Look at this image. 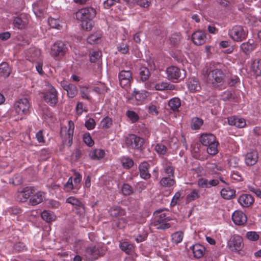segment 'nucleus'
<instances>
[{"label": "nucleus", "instance_id": "obj_5", "mask_svg": "<svg viewBox=\"0 0 261 261\" xmlns=\"http://www.w3.org/2000/svg\"><path fill=\"white\" fill-rule=\"evenodd\" d=\"M143 143L144 139L135 134H129L125 138V144L129 149H139Z\"/></svg>", "mask_w": 261, "mask_h": 261}, {"label": "nucleus", "instance_id": "obj_15", "mask_svg": "<svg viewBox=\"0 0 261 261\" xmlns=\"http://www.w3.org/2000/svg\"><path fill=\"white\" fill-rule=\"evenodd\" d=\"M229 248L233 251L238 252L243 247V239L238 235H234L228 243Z\"/></svg>", "mask_w": 261, "mask_h": 261}, {"label": "nucleus", "instance_id": "obj_1", "mask_svg": "<svg viewBox=\"0 0 261 261\" xmlns=\"http://www.w3.org/2000/svg\"><path fill=\"white\" fill-rule=\"evenodd\" d=\"M225 77V74L221 69H210L207 74V82L214 87H218L223 84Z\"/></svg>", "mask_w": 261, "mask_h": 261}, {"label": "nucleus", "instance_id": "obj_36", "mask_svg": "<svg viewBox=\"0 0 261 261\" xmlns=\"http://www.w3.org/2000/svg\"><path fill=\"white\" fill-rule=\"evenodd\" d=\"M189 89L193 92L198 91L200 89V86L198 80L196 79H191L188 83Z\"/></svg>", "mask_w": 261, "mask_h": 261}, {"label": "nucleus", "instance_id": "obj_13", "mask_svg": "<svg viewBox=\"0 0 261 261\" xmlns=\"http://www.w3.org/2000/svg\"><path fill=\"white\" fill-rule=\"evenodd\" d=\"M34 187H27L22 190L18 191L17 194V200L21 202L27 201L29 198L35 192Z\"/></svg>", "mask_w": 261, "mask_h": 261}, {"label": "nucleus", "instance_id": "obj_60", "mask_svg": "<svg viewBox=\"0 0 261 261\" xmlns=\"http://www.w3.org/2000/svg\"><path fill=\"white\" fill-rule=\"evenodd\" d=\"M197 185L201 188H209L208 181L205 178H200L198 179Z\"/></svg>", "mask_w": 261, "mask_h": 261}, {"label": "nucleus", "instance_id": "obj_51", "mask_svg": "<svg viewBox=\"0 0 261 261\" xmlns=\"http://www.w3.org/2000/svg\"><path fill=\"white\" fill-rule=\"evenodd\" d=\"M101 57L100 51H92L90 54V61L91 62L95 63Z\"/></svg>", "mask_w": 261, "mask_h": 261}, {"label": "nucleus", "instance_id": "obj_47", "mask_svg": "<svg viewBox=\"0 0 261 261\" xmlns=\"http://www.w3.org/2000/svg\"><path fill=\"white\" fill-rule=\"evenodd\" d=\"M121 163L123 166L129 169L134 165V161L132 159L128 157H123L121 159Z\"/></svg>", "mask_w": 261, "mask_h": 261}, {"label": "nucleus", "instance_id": "obj_34", "mask_svg": "<svg viewBox=\"0 0 261 261\" xmlns=\"http://www.w3.org/2000/svg\"><path fill=\"white\" fill-rule=\"evenodd\" d=\"M168 106L173 111H178L181 106L180 99L178 97L171 98L168 102Z\"/></svg>", "mask_w": 261, "mask_h": 261}, {"label": "nucleus", "instance_id": "obj_41", "mask_svg": "<svg viewBox=\"0 0 261 261\" xmlns=\"http://www.w3.org/2000/svg\"><path fill=\"white\" fill-rule=\"evenodd\" d=\"M140 76L142 81H146L150 76V73L149 69L145 67H142L140 68Z\"/></svg>", "mask_w": 261, "mask_h": 261}, {"label": "nucleus", "instance_id": "obj_52", "mask_svg": "<svg viewBox=\"0 0 261 261\" xmlns=\"http://www.w3.org/2000/svg\"><path fill=\"white\" fill-rule=\"evenodd\" d=\"M101 37V35L98 34H91L87 38V42L89 44H93L96 42V41L100 39Z\"/></svg>", "mask_w": 261, "mask_h": 261}, {"label": "nucleus", "instance_id": "obj_42", "mask_svg": "<svg viewBox=\"0 0 261 261\" xmlns=\"http://www.w3.org/2000/svg\"><path fill=\"white\" fill-rule=\"evenodd\" d=\"M147 92L145 91H142L140 92L135 90L133 94V96L136 100L141 101L146 98L147 96Z\"/></svg>", "mask_w": 261, "mask_h": 261}, {"label": "nucleus", "instance_id": "obj_14", "mask_svg": "<svg viewBox=\"0 0 261 261\" xmlns=\"http://www.w3.org/2000/svg\"><path fill=\"white\" fill-rule=\"evenodd\" d=\"M74 129V124L73 122L71 120L69 121L68 129L63 139V143L64 145L68 146H70L72 145Z\"/></svg>", "mask_w": 261, "mask_h": 261}, {"label": "nucleus", "instance_id": "obj_21", "mask_svg": "<svg viewBox=\"0 0 261 261\" xmlns=\"http://www.w3.org/2000/svg\"><path fill=\"white\" fill-rule=\"evenodd\" d=\"M44 198V194L41 191L35 192L33 194L30 199L29 203L31 205H36L42 202Z\"/></svg>", "mask_w": 261, "mask_h": 261}, {"label": "nucleus", "instance_id": "obj_11", "mask_svg": "<svg viewBox=\"0 0 261 261\" xmlns=\"http://www.w3.org/2000/svg\"><path fill=\"white\" fill-rule=\"evenodd\" d=\"M16 112L18 114H27L29 113L30 103L27 98L19 99L14 104Z\"/></svg>", "mask_w": 261, "mask_h": 261}, {"label": "nucleus", "instance_id": "obj_37", "mask_svg": "<svg viewBox=\"0 0 261 261\" xmlns=\"http://www.w3.org/2000/svg\"><path fill=\"white\" fill-rule=\"evenodd\" d=\"M10 68L6 62H3L0 64V75L4 77H8L10 74Z\"/></svg>", "mask_w": 261, "mask_h": 261}, {"label": "nucleus", "instance_id": "obj_35", "mask_svg": "<svg viewBox=\"0 0 261 261\" xmlns=\"http://www.w3.org/2000/svg\"><path fill=\"white\" fill-rule=\"evenodd\" d=\"M251 68L256 76H261V60H254L251 63Z\"/></svg>", "mask_w": 261, "mask_h": 261}, {"label": "nucleus", "instance_id": "obj_10", "mask_svg": "<svg viewBox=\"0 0 261 261\" xmlns=\"http://www.w3.org/2000/svg\"><path fill=\"white\" fill-rule=\"evenodd\" d=\"M170 220L169 217H166L165 213H162L159 216L155 217L152 225L155 226L158 229H166L170 227V224L167 223V221Z\"/></svg>", "mask_w": 261, "mask_h": 261}, {"label": "nucleus", "instance_id": "obj_64", "mask_svg": "<svg viewBox=\"0 0 261 261\" xmlns=\"http://www.w3.org/2000/svg\"><path fill=\"white\" fill-rule=\"evenodd\" d=\"M82 25L83 28L87 31H90L93 27L92 22L91 20H85L84 21H82Z\"/></svg>", "mask_w": 261, "mask_h": 261}, {"label": "nucleus", "instance_id": "obj_49", "mask_svg": "<svg viewBox=\"0 0 261 261\" xmlns=\"http://www.w3.org/2000/svg\"><path fill=\"white\" fill-rule=\"evenodd\" d=\"M126 115L132 123L136 122L139 120V116L133 111H127Z\"/></svg>", "mask_w": 261, "mask_h": 261}, {"label": "nucleus", "instance_id": "obj_55", "mask_svg": "<svg viewBox=\"0 0 261 261\" xmlns=\"http://www.w3.org/2000/svg\"><path fill=\"white\" fill-rule=\"evenodd\" d=\"M48 24L53 28L59 29L60 27L59 20L51 17L48 18Z\"/></svg>", "mask_w": 261, "mask_h": 261}, {"label": "nucleus", "instance_id": "obj_59", "mask_svg": "<svg viewBox=\"0 0 261 261\" xmlns=\"http://www.w3.org/2000/svg\"><path fill=\"white\" fill-rule=\"evenodd\" d=\"M83 141L89 146H92L94 144V141L92 140L89 134H86L84 135Z\"/></svg>", "mask_w": 261, "mask_h": 261}, {"label": "nucleus", "instance_id": "obj_28", "mask_svg": "<svg viewBox=\"0 0 261 261\" xmlns=\"http://www.w3.org/2000/svg\"><path fill=\"white\" fill-rule=\"evenodd\" d=\"M228 121L229 125H234L239 128H243L246 125V121L244 119L237 117L228 118Z\"/></svg>", "mask_w": 261, "mask_h": 261}, {"label": "nucleus", "instance_id": "obj_18", "mask_svg": "<svg viewBox=\"0 0 261 261\" xmlns=\"http://www.w3.org/2000/svg\"><path fill=\"white\" fill-rule=\"evenodd\" d=\"M232 220L238 225H243L247 222L246 215L241 211H236L232 215Z\"/></svg>", "mask_w": 261, "mask_h": 261}, {"label": "nucleus", "instance_id": "obj_56", "mask_svg": "<svg viewBox=\"0 0 261 261\" xmlns=\"http://www.w3.org/2000/svg\"><path fill=\"white\" fill-rule=\"evenodd\" d=\"M156 152L160 154H165L167 151L166 147L162 144H158L155 147Z\"/></svg>", "mask_w": 261, "mask_h": 261}, {"label": "nucleus", "instance_id": "obj_40", "mask_svg": "<svg viewBox=\"0 0 261 261\" xmlns=\"http://www.w3.org/2000/svg\"><path fill=\"white\" fill-rule=\"evenodd\" d=\"M200 197L199 191L198 190L194 189H193L190 193H189L186 197V200L188 202H190L194 200H196Z\"/></svg>", "mask_w": 261, "mask_h": 261}, {"label": "nucleus", "instance_id": "obj_58", "mask_svg": "<svg viewBox=\"0 0 261 261\" xmlns=\"http://www.w3.org/2000/svg\"><path fill=\"white\" fill-rule=\"evenodd\" d=\"M165 172L167 174V177L174 178V168L171 166H168L164 169Z\"/></svg>", "mask_w": 261, "mask_h": 261}, {"label": "nucleus", "instance_id": "obj_63", "mask_svg": "<svg viewBox=\"0 0 261 261\" xmlns=\"http://www.w3.org/2000/svg\"><path fill=\"white\" fill-rule=\"evenodd\" d=\"M12 180V184L15 185H19L22 183V177L20 174L15 175Z\"/></svg>", "mask_w": 261, "mask_h": 261}, {"label": "nucleus", "instance_id": "obj_25", "mask_svg": "<svg viewBox=\"0 0 261 261\" xmlns=\"http://www.w3.org/2000/svg\"><path fill=\"white\" fill-rule=\"evenodd\" d=\"M190 249L192 250L194 257L197 258L201 257L205 250L204 247L200 244L193 245L190 247Z\"/></svg>", "mask_w": 261, "mask_h": 261}, {"label": "nucleus", "instance_id": "obj_9", "mask_svg": "<svg viewBox=\"0 0 261 261\" xmlns=\"http://www.w3.org/2000/svg\"><path fill=\"white\" fill-rule=\"evenodd\" d=\"M66 202L74 206L73 210L77 215L82 216L85 213V206L82 201L74 197H69L66 200Z\"/></svg>", "mask_w": 261, "mask_h": 261}, {"label": "nucleus", "instance_id": "obj_3", "mask_svg": "<svg viewBox=\"0 0 261 261\" xmlns=\"http://www.w3.org/2000/svg\"><path fill=\"white\" fill-rule=\"evenodd\" d=\"M167 79L174 82L183 80L186 76V71L184 69L174 66L168 67L166 69Z\"/></svg>", "mask_w": 261, "mask_h": 261}, {"label": "nucleus", "instance_id": "obj_23", "mask_svg": "<svg viewBox=\"0 0 261 261\" xmlns=\"http://www.w3.org/2000/svg\"><path fill=\"white\" fill-rule=\"evenodd\" d=\"M62 87L67 93L69 97H74L77 93L76 87L72 84H67L66 82H62L61 83Z\"/></svg>", "mask_w": 261, "mask_h": 261}, {"label": "nucleus", "instance_id": "obj_31", "mask_svg": "<svg viewBox=\"0 0 261 261\" xmlns=\"http://www.w3.org/2000/svg\"><path fill=\"white\" fill-rule=\"evenodd\" d=\"M105 152L103 150L100 149H95L91 151L89 153V157L93 160H98L103 158Z\"/></svg>", "mask_w": 261, "mask_h": 261}, {"label": "nucleus", "instance_id": "obj_20", "mask_svg": "<svg viewBox=\"0 0 261 261\" xmlns=\"http://www.w3.org/2000/svg\"><path fill=\"white\" fill-rule=\"evenodd\" d=\"M245 160L248 166L254 165L258 160L257 152L254 150H250L246 154Z\"/></svg>", "mask_w": 261, "mask_h": 261}, {"label": "nucleus", "instance_id": "obj_2", "mask_svg": "<svg viewBox=\"0 0 261 261\" xmlns=\"http://www.w3.org/2000/svg\"><path fill=\"white\" fill-rule=\"evenodd\" d=\"M107 248L104 246H97L87 247L85 251V255L89 260H94L99 257L104 255Z\"/></svg>", "mask_w": 261, "mask_h": 261}, {"label": "nucleus", "instance_id": "obj_54", "mask_svg": "<svg viewBox=\"0 0 261 261\" xmlns=\"http://www.w3.org/2000/svg\"><path fill=\"white\" fill-rule=\"evenodd\" d=\"M80 93L83 98L86 99L88 100L91 99V97L89 96V91L87 87H83L80 91Z\"/></svg>", "mask_w": 261, "mask_h": 261}, {"label": "nucleus", "instance_id": "obj_30", "mask_svg": "<svg viewBox=\"0 0 261 261\" xmlns=\"http://www.w3.org/2000/svg\"><path fill=\"white\" fill-rule=\"evenodd\" d=\"M110 214L114 217H122L125 215V211L122 207L118 206H114L109 210Z\"/></svg>", "mask_w": 261, "mask_h": 261}, {"label": "nucleus", "instance_id": "obj_53", "mask_svg": "<svg viewBox=\"0 0 261 261\" xmlns=\"http://www.w3.org/2000/svg\"><path fill=\"white\" fill-rule=\"evenodd\" d=\"M246 237L250 241H255L258 239L259 235L255 231H249L246 233Z\"/></svg>", "mask_w": 261, "mask_h": 261}, {"label": "nucleus", "instance_id": "obj_39", "mask_svg": "<svg viewBox=\"0 0 261 261\" xmlns=\"http://www.w3.org/2000/svg\"><path fill=\"white\" fill-rule=\"evenodd\" d=\"M175 181L174 178H171L170 177H163L160 181V185L165 187H170L174 185Z\"/></svg>", "mask_w": 261, "mask_h": 261}, {"label": "nucleus", "instance_id": "obj_12", "mask_svg": "<svg viewBox=\"0 0 261 261\" xmlns=\"http://www.w3.org/2000/svg\"><path fill=\"white\" fill-rule=\"evenodd\" d=\"M67 51V45L61 41L55 42L51 48V54L53 56H63Z\"/></svg>", "mask_w": 261, "mask_h": 261}, {"label": "nucleus", "instance_id": "obj_46", "mask_svg": "<svg viewBox=\"0 0 261 261\" xmlns=\"http://www.w3.org/2000/svg\"><path fill=\"white\" fill-rule=\"evenodd\" d=\"M112 119L109 117H106L103 118L100 122V125L103 129H108L110 128L112 125Z\"/></svg>", "mask_w": 261, "mask_h": 261}, {"label": "nucleus", "instance_id": "obj_29", "mask_svg": "<svg viewBox=\"0 0 261 261\" xmlns=\"http://www.w3.org/2000/svg\"><path fill=\"white\" fill-rule=\"evenodd\" d=\"M240 48L241 50L247 55L251 53L255 48V44L252 40L251 42L249 40L248 42L243 43L241 45Z\"/></svg>", "mask_w": 261, "mask_h": 261}, {"label": "nucleus", "instance_id": "obj_27", "mask_svg": "<svg viewBox=\"0 0 261 261\" xmlns=\"http://www.w3.org/2000/svg\"><path fill=\"white\" fill-rule=\"evenodd\" d=\"M149 167V165L147 162H143L139 166L140 176L144 179H147L150 177V174L148 171Z\"/></svg>", "mask_w": 261, "mask_h": 261}, {"label": "nucleus", "instance_id": "obj_19", "mask_svg": "<svg viewBox=\"0 0 261 261\" xmlns=\"http://www.w3.org/2000/svg\"><path fill=\"white\" fill-rule=\"evenodd\" d=\"M238 201L242 207H248L253 204L254 199L250 194H243L239 196Z\"/></svg>", "mask_w": 261, "mask_h": 261}, {"label": "nucleus", "instance_id": "obj_17", "mask_svg": "<svg viewBox=\"0 0 261 261\" xmlns=\"http://www.w3.org/2000/svg\"><path fill=\"white\" fill-rule=\"evenodd\" d=\"M132 79V73L128 70H122L119 74L120 85L122 87L128 86Z\"/></svg>", "mask_w": 261, "mask_h": 261}, {"label": "nucleus", "instance_id": "obj_57", "mask_svg": "<svg viewBox=\"0 0 261 261\" xmlns=\"http://www.w3.org/2000/svg\"><path fill=\"white\" fill-rule=\"evenodd\" d=\"M96 125L95 121L93 118H89L86 121L85 125L86 127L89 129L91 130L93 129Z\"/></svg>", "mask_w": 261, "mask_h": 261}, {"label": "nucleus", "instance_id": "obj_44", "mask_svg": "<svg viewBox=\"0 0 261 261\" xmlns=\"http://www.w3.org/2000/svg\"><path fill=\"white\" fill-rule=\"evenodd\" d=\"M202 124L203 120L199 118L194 117L192 119L191 126L193 129H199Z\"/></svg>", "mask_w": 261, "mask_h": 261}, {"label": "nucleus", "instance_id": "obj_62", "mask_svg": "<svg viewBox=\"0 0 261 261\" xmlns=\"http://www.w3.org/2000/svg\"><path fill=\"white\" fill-rule=\"evenodd\" d=\"M140 6L143 8H147L149 6V0H133Z\"/></svg>", "mask_w": 261, "mask_h": 261}, {"label": "nucleus", "instance_id": "obj_22", "mask_svg": "<svg viewBox=\"0 0 261 261\" xmlns=\"http://www.w3.org/2000/svg\"><path fill=\"white\" fill-rule=\"evenodd\" d=\"M119 246L122 251L127 254L133 253L135 250L134 244L128 241H120Z\"/></svg>", "mask_w": 261, "mask_h": 261}, {"label": "nucleus", "instance_id": "obj_45", "mask_svg": "<svg viewBox=\"0 0 261 261\" xmlns=\"http://www.w3.org/2000/svg\"><path fill=\"white\" fill-rule=\"evenodd\" d=\"M183 239V233L181 231H177L171 235V240L173 243L178 244Z\"/></svg>", "mask_w": 261, "mask_h": 261}, {"label": "nucleus", "instance_id": "obj_26", "mask_svg": "<svg viewBox=\"0 0 261 261\" xmlns=\"http://www.w3.org/2000/svg\"><path fill=\"white\" fill-rule=\"evenodd\" d=\"M28 19L24 16L21 15L19 17H16L14 19V25L19 29L24 28L28 24Z\"/></svg>", "mask_w": 261, "mask_h": 261}, {"label": "nucleus", "instance_id": "obj_7", "mask_svg": "<svg viewBox=\"0 0 261 261\" xmlns=\"http://www.w3.org/2000/svg\"><path fill=\"white\" fill-rule=\"evenodd\" d=\"M75 16L81 21L91 20L96 16V10L91 7L83 8L76 12Z\"/></svg>", "mask_w": 261, "mask_h": 261}, {"label": "nucleus", "instance_id": "obj_4", "mask_svg": "<svg viewBox=\"0 0 261 261\" xmlns=\"http://www.w3.org/2000/svg\"><path fill=\"white\" fill-rule=\"evenodd\" d=\"M47 89L43 92V98L50 106H55L58 101V92L56 89L49 83L46 85Z\"/></svg>", "mask_w": 261, "mask_h": 261}, {"label": "nucleus", "instance_id": "obj_48", "mask_svg": "<svg viewBox=\"0 0 261 261\" xmlns=\"http://www.w3.org/2000/svg\"><path fill=\"white\" fill-rule=\"evenodd\" d=\"M169 41L171 45H176L180 41V35L177 33L173 34L169 38Z\"/></svg>", "mask_w": 261, "mask_h": 261}, {"label": "nucleus", "instance_id": "obj_33", "mask_svg": "<svg viewBox=\"0 0 261 261\" xmlns=\"http://www.w3.org/2000/svg\"><path fill=\"white\" fill-rule=\"evenodd\" d=\"M175 85L171 84L168 83H165V82H162L161 83L156 84L155 86V89L156 90H159V91H163V90H170L171 91V90H173L175 89Z\"/></svg>", "mask_w": 261, "mask_h": 261}, {"label": "nucleus", "instance_id": "obj_6", "mask_svg": "<svg viewBox=\"0 0 261 261\" xmlns=\"http://www.w3.org/2000/svg\"><path fill=\"white\" fill-rule=\"evenodd\" d=\"M74 175V179L72 177L68 178L64 187L68 192L73 190V193H76L81 187L82 176L79 173H75Z\"/></svg>", "mask_w": 261, "mask_h": 261}, {"label": "nucleus", "instance_id": "obj_50", "mask_svg": "<svg viewBox=\"0 0 261 261\" xmlns=\"http://www.w3.org/2000/svg\"><path fill=\"white\" fill-rule=\"evenodd\" d=\"M121 191L124 195H129L133 192L132 187L127 184H124L122 187Z\"/></svg>", "mask_w": 261, "mask_h": 261}, {"label": "nucleus", "instance_id": "obj_8", "mask_svg": "<svg viewBox=\"0 0 261 261\" xmlns=\"http://www.w3.org/2000/svg\"><path fill=\"white\" fill-rule=\"evenodd\" d=\"M230 37L236 41H241L247 36V29L241 25H237L229 31Z\"/></svg>", "mask_w": 261, "mask_h": 261}, {"label": "nucleus", "instance_id": "obj_38", "mask_svg": "<svg viewBox=\"0 0 261 261\" xmlns=\"http://www.w3.org/2000/svg\"><path fill=\"white\" fill-rule=\"evenodd\" d=\"M41 217L43 220H45L48 223H50L55 221L56 216L54 215L53 213L44 211L41 214Z\"/></svg>", "mask_w": 261, "mask_h": 261}, {"label": "nucleus", "instance_id": "obj_61", "mask_svg": "<svg viewBox=\"0 0 261 261\" xmlns=\"http://www.w3.org/2000/svg\"><path fill=\"white\" fill-rule=\"evenodd\" d=\"M221 99L224 101L229 100L232 97V93L230 91H225L223 92L221 95Z\"/></svg>", "mask_w": 261, "mask_h": 261}, {"label": "nucleus", "instance_id": "obj_16", "mask_svg": "<svg viewBox=\"0 0 261 261\" xmlns=\"http://www.w3.org/2000/svg\"><path fill=\"white\" fill-rule=\"evenodd\" d=\"M206 34L201 30L194 32L192 35V40L196 45H201L206 42Z\"/></svg>", "mask_w": 261, "mask_h": 261}, {"label": "nucleus", "instance_id": "obj_43", "mask_svg": "<svg viewBox=\"0 0 261 261\" xmlns=\"http://www.w3.org/2000/svg\"><path fill=\"white\" fill-rule=\"evenodd\" d=\"M219 143L218 141L215 142L210 145L207 146V152L210 155H215L218 152V145Z\"/></svg>", "mask_w": 261, "mask_h": 261}, {"label": "nucleus", "instance_id": "obj_32", "mask_svg": "<svg viewBox=\"0 0 261 261\" xmlns=\"http://www.w3.org/2000/svg\"><path fill=\"white\" fill-rule=\"evenodd\" d=\"M221 196L225 199H231L236 196V191L229 188L222 189L221 191Z\"/></svg>", "mask_w": 261, "mask_h": 261}, {"label": "nucleus", "instance_id": "obj_24", "mask_svg": "<svg viewBox=\"0 0 261 261\" xmlns=\"http://www.w3.org/2000/svg\"><path fill=\"white\" fill-rule=\"evenodd\" d=\"M200 141L203 145L207 146L217 141L216 137L214 135L212 134H204L200 136Z\"/></svg>", "mask_w": 261, "mask_h": 261}]
</instances>
